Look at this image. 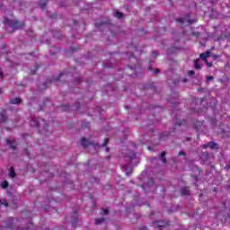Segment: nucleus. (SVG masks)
Returning <instances> with one entry per match:
<instances>
[{
    "mask_svg": "<svg viewBox=\"0 0 230 230\" xmlns=\"http://www.w3.org/2000/svg\"><path fill=\"white\" fill-rule=\"evenodd\" d=\"M4 23L12 27L13 30H19L20 28H22V26H24V24L21 22L12 21V20H8V19H5L4 21Z\"/></svg>",
    "mask_w": 230,
    "mask_h": 230,
    "instance_id": "f257e3e1",
    "label": "nucleus"
},
{
    "mask_svg": "<svg viewBox=\"0 0 230 230\" xmlns=\"http://www.w3.org/2000/svg\"><path fill=\"white\" fill-rule=\"evenodd\" d=\"M213 53L211 50H207L206 52L202 53V60L208 66V67H213V62H208V58H211Z\"/></svg>",
    "mask_w": 230,
    "mask_h": 230,
    "instance_id": "f03ea898",
    "label": "nucleus"
},
{
    "mask_svg": "<svg viewBox=\"0 0 230 230\" xmlns=\"http://www.w3.org/2000/svg\"><path fill=\"white\" fill-rule=\"evenodd\" d=\"M168 222L164 221H156L154 223L155 227H158L159 230H168Z\"/></svg>",
    "mask_w": 230,
    "mask_h": 230,
    "instance_id": "7ed1b4c3",
    "label": "nucleus"
},
{
    "mask_svg": "<svg viewBox=\"0 0 230 230\" xmlns=\"http://www.w3.org/2000/svg\"><path fill=\"white\" fill-rule=\"evenodd\" d=\"M203 148H210V150H218V144L216 142H208L203 145Z\"/></svg>",
    "mask_w": 230,
    "mask_h": 230,
    "instance_id": "20e7f679",
    "label": "nucleus"
},
{
    "mask_svg": "<svg viewBox=\"0 0 230 230\" xmlns=\"http://www.w3.org/2000/svg\"><path fill=\"white\" fill-rule=\"evenodd\" d=\"M7 145L10 146V148L15 150L17 146V142H15L14 139H7Z\"/></svg>",
    "mask_w": 230,
    "mask_h": 230,
    "instance_id": "39448f33",
    "label": "nucleus"
},
{
    "mask_svg": "<svg viewBox=\"0 0 230 230\" xmlns=\"http://www.w3.org/2000/svg\"><path fill=\"white\" fill-rule=\"evenodd\" d=\"M122 170L128 177L130 175V173H132V168L128 167V165H123Z\"/></svg>",
    "mask_w": 230,
    "mask_h": 230,
    "instance_id": "423d86ee",
    "label": "nucleus"
},
{
    "mask_svg": "<svg viewBox=\"0 0 230 230\" xmlns=\"http://www.w3.org/2000/svg\"><path fill=\"white\" fill-rule=\"evenodd\" d=\"M31 127H40V122L39 121V119L32 118V119L31 121Z\"/></svg>",
    "mask_w": 230,
    "mask_h": 230,
    "instance_id": "0eeeda50",
    "label": "nucleus"
},
{
    "mask_svg": "<svg viewBox=\"0 0 230 230\" xmlns=\"http://www.w3.org/2000/svg\"><path fill=\"white\" fill-rule=\"evenodd\" d=\"M177 22H181V24H184V22H188V24H191V21L186 18H179L177 19Z\"/></svg>",
    "mask_w": 230,
    "mask_h": 230,
    "instance_id": "6e6552de",
    "label": "nucleus"
},
{
    "mask_svg": "<svg viewBox=\"0 0 230 230\" xmlns=\"http://www.w3.org/2000/svg\"><path fill=\"white\" fill-rule=\"evenodd\" d=\"M154 186V180H149V182L146 185H143V189L146 190V188H152Z\"/></svg>",
    "mask_w": 230,
    "mask_h": 230,
    "instance_id": "1a4fd4ad",
    "label": "nucleus"
},
{
    "mask_svg": "<svg viewBox=\"0 0 230 230\" xmlns=\"http://www.w3.org/2000/svg\"><path fill=\"white\" fill-rule=\"evenodd\" d=\"M181 193V195H190V189L188 187L182 188Z\"/></svg>",
    "mask_w": 230,
    "mask_h": 230,
    "instance_id": "9d476101",
    "label": "nucleus"
},
{
    "mask_svg": "<svg viewBox=\"0 0 230 230\" xmlns=\"http://www.w3.org/2000/svg\"><path fill=\"white\" fill-rule=\"evenodd\" d=\"M209 159V153H203L202 154V161L203 163H206V161H208Z\"/></svg>",
    "mask_w": 230,
    "mask_h": 230,
    "instance_id": "9b49d317",
    "label": "nucleus"
},
{
    "mask_svg": "<svg viewBox=\"0 0 230 230\" xmlns=\"http://www.w3.org/2000/svg\"><path fill=\"white\" fill-rule=\"evenodd\" d=\"M194 67L196 69H200V58H198L194 61Z\"/></svg>",
    "mask_w": 230,
    "mask_h": 230,
    "instance_id": "f8f14e48",
    "label": "nucleus"
},
{
    "mask_svg": "<svg viewBox=\"0 0 230 230\" xmlns=\"http://www.w3.org/2000/svg\"><path fill=\"white\" fill-rule=\"evenodd\" d=\"M11 103L13 105H18V103H21V99L20 98H14V99L11 100Z\"/></svg>",
    "mask_w": 230,
    "mask_h": 230,
    "instance_id": "ddd939ff",
    "label": "nucleus"
},
{
    "mask_svg": "<svg viewBox=\"0 0 230 230\" xmlns=\"http://www.w3.org/2000/svg\"><path fill=\"white\" fill-rule=\"evenodd\" d=\"M215 80V77L213 75H208L206 78V84H209L210 82H213Z\"/></svg>",
    "mask_w": 230,
    "mask_h": 230,
    "instance_id": "4468645a",
    "label": "nucleus"
},
{
    "mask_svg": "<svg viewBox=\"0 0 230 230\" xmlns=\"http://www.w3.org/2000/svg\"><path fill=\"white\" fill-rule=\"evenodd\" d=\"M81 145H83L84 147L89 146V142H87V139H85V137H83L81 139Z\"/></svg>",
    "mask_w": 230,
    "mask_h": 230,
    "instance_id": "2eb2a0df",
    "label": "nucleus"
},
{
    "mask_svg": "<svg viewBox=\"0 0 230 230\" xmlns=\"http://www.w3.org/2000/svg\"><path fill=\"white\" fill-rule=\"evenodd\" d=\"M105 222V219L103 217H101V218H98V219H95V224L97 226H100V224Z\"/></svg>",
    "mask_w": 230,
    "mask_h": 230,
    "instance_id": "dca6fc26",
    "label": "nucleus"
},
{
    "mask_svg": "<svg viewBox=\"0 0 230 230\" xmlns=\"http://www.w3.org/2000/svg\"><path fill=\"white\" fill-rule=\"evenodd\" d=\"M114 17H117V19H121V17H123V14L120 12H115L114 13Z\"/></svg>",
    "mask_w": 230,
    "mask_h": 230,
    "instance_id": "f3484780",
    "label": "nucleus"
},
{
    "mask_svg": "<svg viewBox=\"0 0 230 230\" xmlns=\"http://www.w3.org/2000/svg\"><path fill=\"white\" fill-rule=\"evenodd\" d=\"M166 155V152H163L161 154V161L162 163H166V158L164 157Z\"/></svg>",
    "mask_w": 230,
    "mask_h": 230,
    "instance_id": "a211bd4d",
    "label": "nucleus"
},
{
    "mask_svg": "<svg viewBox=\"0 0 230 230\" xmlns=\"http://www.w3.org/2000/svg\"><path fill=\"white\" fill-rule=\"evenodd\" d=\"M9 176L13 179V177H15V172L13 171V167H11L10 172H9Z\"/></svg>",
    "mask_w": 230,
    "mask_h": 230,
    "instance_id": "6ab92c4d",
    "label": "nucleus"
},
{
    "mask_svg": "<svg viewBox=\"0 0 230 230\" xmlns=\"http://www.w3.org/2000/svg\"><path fill=\"white\" fill-rule=\"evenodd\" d=\"M136 157V153H129L128 154V159L129 161H134V158Z\"/></svg>",
    "mask_w": 230,
    "mask_h": 230,
    "instance_id": "aec40b11",
    "label": "nucleus"
},
{
    "mask_svg": "<svg viewBox=\"0 0 230 230\" xmlns=\"http://www.w3.org/2000/svg\"><path fill=\"white\" fill-rule=\"evenodd\" d=\"M1 186H2V188H3V190H6V188H8V181H3L2 183H1Z\"/></svg>",
    "mask_w": 230,
    "mask_h": 230,
    "instance_id": "412c9836",
    "label": "nucleus"
},
{
    "mask_svg": "<svg viewBox=\"0 0 230 230\" xmlns=\"http://www.w3.org/2000/svg\"><path fill=\"white\" fill-rule=\"evenodd\" d=\"M210 58H212V59H214V60H217V58H220V55H218V54H213V53H212V56H211Z\"/></svg>",
    "mask_w": 230,
    "mask_h": 230,
    "instance_id": "4be33fe9",
    "label": "nucleus"
},
{
    "mask_svg": "<svg viewBox=\"0 0 230 230\" xmlns=\"http://www.w3.org/2000/svg\"><path fill=\"white\" fill-rule=\"evenodd\" d=\"M188 75H189V76H193V75H195V71L190 70V71H188Z\"/></svg>",
    "mask_w": 230,
    "mask_h": 230,
    "instance_id": "5701e85b",
    "label": "nucleus"
},
{
    "mask_svg": "<svg viewBox=\"0 0 230 230\" xmlns=\"http://www.w3.org/2000/svg\"><path fill=\"white\" fill-rule=\"evenodd\" d=\"M107 143H109V138L104 139V143L102 144V146H107Z\"/></svg>",
    "mask_w": 230,
    "mask_h": 230,
    "instance_id": "b1692460",
    "label": "nucleus"
},
{
    "mask_svg": "<svg viewBox=\"0 0 230 230\" xmlns=\"http://www.w3.org/2000/svg\"><path fill=\"white\" fill-rule=\"evenodd\" d=\"M102 211H103V215H109V209L103 208Z\"/></svg>",
    "mask_w": 230,
    "mask_h": 230,
    "instance_id": "393cba45",
    "label": "nucleus"
},
{
    "mask_svg": "<svg viewBox=\"0 0 230 230\" xmlns=\"http://www.w3.org/2000/svg\"><path fill=\"white\" fill-rule=\"evenodd\" d=\"M217 132H218V134H224V132H226V131L224 130V128H219L217 130Z\"/></svg>",
    "mask_w": 230,
    "mask_h": 230,
    "instance_id": "a878e982",
    "label": "nucleus"
},
{
    "mask_svg": "<svg viewBox=\"0 0 230 230\" xmlns=\"http://www.w3.org/2000/svg\"><path fill=\"white\" fill-rule=\"evenodd\" d=\"M75 221L76 222V219L78 218V215L76 213L74 214Z\"/></svg>",
    "mask_w": 230,
    "mask_h": 230,
    "instance_id": "bb28decb",
    "label": "nucleus"
},
{
    "mask_svg": "<svg viewBox=\"0 0 230 230\" xmlns=\"http://www.w3.org/2000/svg\"><path fill=\"white\" fill-rule=\"evenodd\" d=\"M209 3H218V0H209Z\"/></svg>",
    "mask_w": 230,
    "mask_h": 230,
    "instance_id": "cd10ccee",
    "label": "nucleus"
},
{
    "mask_svg": "<svg viewBox=\"0 0 230 230\" xmlns=\"http://www.w3.org/2000/svg\"><path fill=\"white\" fill-rule=\"evenodd\" d=\"M178 155H184V152L180 151L179 154H178Z\"/></svg>",
    "mask_w": 230,
    "mask_h": 230,
    "instance_id": "c85d7f7f",
    "label": "nucleus"
},
{
    "mask_svg": "<svg viewBox=\"0 0 230 230\" xmlns=\"http://www.w3.org/2000/svg\"><path fill=\"white\" fill-rule=\"evenodd\" d=\"M226 170H230V164L226 165Z\"/></svg>",
    "mask_w": 230,
    "mask_h": 230,
    "instance_id": "c756f323",
    "label": "nucleus"
},
{
    "mask_svg": "<svg viewBox=\"0 0 230 230\" xmlns=\"http://www.w3.org/2000/svg\"><path fill=\"white\" fill-rule=\"evenodd\" d=\"M0 78H3V72H0Z\"/></svg>",
    "mask_w": 230,
    "mask_h": 230,
    "instance_id": "7c9ffc66",
    "label": "nucleus"
},
{
    "mask_svg": "<svg viewBox=\"0 0 230 230\" xmlns=\"http://www.w3.org/2000/svg\"><path fill=\"white\" fill-rule=\"evenodd\" d=\"M227 189L230 190V183L227 185Z\"/></svg>",
    "mask_w": 230,
    "mask_h": 230,
    "instance_id": "2f4dec72",
    "label": "nucleus"
},
{
    "mask_svg": "<svg viewBox=\"0 0 230 230\" xmlns=\"http://www.w3.org/2000/svg\"><path fill=\"white\" fill-rule=\"evenodd\" d=\"M154 55H155V57H157V53L156 52H154Z\"/></svg>",
    "mask_w": 230,
    "mask_h": 230,
    "instance_id": "473e14b6",
    "label": "nucleus"
},
{
    "mask_svg": "<svg viewBox=\"0 0 230 230\" xmlns=\"http://www.w3.org/2000/svg\"><path fill=\"white\" fill-rule=\"evenodd\" d=\"M199 58H202V54H199Z\"/></svg>",
    "mask_w": 230,
    "mask_h": 230,
    "instance_id": "72a5a7b5",
    "label": "nucleus"
},
{
    "mask_svg": "<svg viewBox=\"0 0 230 230\" xmlns=\"http://www.w3.org/2000/svg\"><path fill=\"white\" fill-rule=\"evenodd\" d=\"M106 152H109V147H106Z\"/></svg>",
    "mask_w": 230,
    "mask_h": 230,
    "instance_id": "f704fd0d",
    "label": "nucleus"
},
{
    "mask_svg": "<svg viewBox=\"0 0 230 230\" xmlns=\"http://www.w3.org/2000/svg\"><path fill=\"white\" fill-rule=\"evenodd\" d=\"M4 205L6 207V206H8V203H4Z\"/></svg>",
    "mask_w": 230,
    "mask_h": 230,
    "instance_id": "c9c22d12",
    "label": "nucleus"
},
{
    "mask_svg": "<svg viewBox=\"0 0 230 230\" xmlns=\"http://www.w3.org/2000/svg\"><path fill=\"white\" fill-rule=\"evenodd\" d=\"M155 73H159V70H156Z\"/></svg>",
    "mask_w": 230,
    "mask_h": 230,
    "instance_id": "e433bc0d",
    "label": "nucleus"
},
{
    "mask_svg": "<svg viewBox=\"0 0 230 230\" xmlns=\"http://www.w3.org/2000/svg\"><path fill=\"white\" fill-rule=\"evenodd\" d=\"M41 8L44 9V5H42Z\"/></svg>",
    "mask_w": 230,
    "mask_h": 230,
    "instance_id": "4c0bfd02",
    "label": "nucleus"
},
{
    "mask_svg": "<svg viewBox=\"0 0 230 230\" xmlns=\"http://www.w3.org/2000/svg\"><path fill=\"white\" fill-rule=\"evenodd\" d=\"M1 117L3 118V114L1 115Z\"/></svg>",
    "mask_w": 230,
    "mask_h": 230,
    "instance_id": "58836bf2",
    "label": "nucleus"
},
{
    "mask_svg": "<svg viewBox=\"0 0 230 230\" xmlns=\"http://www.w3.org/2000/svg\"><path fill=\"white\" fill-rule=\"evenodd\" d=\"M73 226H75V223H73Z\"/></svg>",
    "mask_w": 230,
    "mask_h": 230,
    "instance_id": "ea45409f",
    "label": "nucleus"
}]
</instances>
